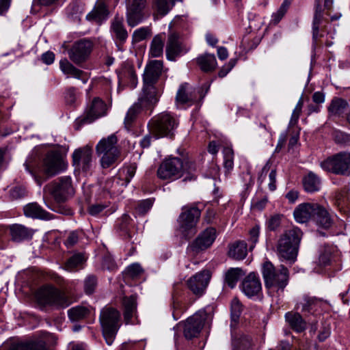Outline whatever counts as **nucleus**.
Instances as JSON below:
<instances>
[{"label":"nucleus","instance_id":"obj_1","mask_svg":"<svg viewBox=\"0 0 350 350\" xmlns=\"http://www.w3.org/2000/svg\"><path fill=\"white\" fill-rule=\"evenodd\" d=\"M195 164L192 162L183 161L178 157H170L160 164L157 170V176L162 180H176L187 174L184 181L195 180L196 176Z\"/></svg>","mask_w":350,"mask_h":350},{"label":"nucleus","instance_id":"obj_2","mask_svg":"<svg viewBox=\"0 0 350 350\" xmlns=\"http://www.w3.org/2000/svg\"><path fill=\"white\" fill-rule=\"evenodd\" d=\"M261 271L265 286L269 294L280 295L284 291L289 280V272L286 267L280 265L276 268L270 261H266L262 264Z\"/></svg>","mask_w":350,"mask_h":350},{"label":"nucleus","instance_id":"obj_3","mask_svg":"<svg viewBox=\"0 0 350 350\" xmlns=\"http://www.w3.org/2000/svg\"><path fill=\"white\" fill-rule=\"evenodd\" d=\"M302 236V231L297 226L285 230L277 243V252L279 256L294 262L297 256Z\"/></svg>","mask_w":350,"mask_h":350},{"label":"nucleus","instance_id":"obj_4","mask_svg":"<svg viewBox=\"0 0 350 350\" xmlns=\"http://www.w3.org/2000/svg\"><path fill=\"white\" fill-rule=\"evenodd\" d=\"M163 68L161 60L150 61L146 66L143 75V88L141 94L157 101L162 94V88L159 84V79Z\"/></svg>","mask_w":350,"mask_h":350},{"label":"nucleus","instance_id":"obj_5","mask_svg":"<svg viewBox=\"0 0 350 350\" xmlns=\"http://www.w3.org/2000/svg\"><path fill=\"white\" fill-rule=\"evenodd\" d=\"M178 124L177 119L170 113L163 112L150 119L148 126L155 138L172 137Z\"/></svg>","mask_w":350,"mask_h":350},{"label":"nucleus","instance_id":"obj_6","mask_svg":"<svg viewBox=\"0 0 350 350\" xmlns=\"http://www.w3.org/2000/svg\"><path fill=\"white\" fill-rule=\"evenodd\" d=\"M118 139L116 135L112 134L107 137L100 139L96 146V152L100 157V162L103 168H108L114 164L120 155V150L116 144Z\"/></svg>","mask_w":350,"mask_h":350},{"label":"nucleus","instance_id":"obj_7","mask_svg":"<svg viewBox=\"0 0 350 350\" xmlns=\"http://www.w3.org/2000/svg\"><path fill=\"white\" fill-rule=\"evenodd\" d=\"M334 0H315L314 16L312 20V40L317 44L318 40L322 37L321 31L327 22V16H330Z\"/></svg>","mask_w":350,"mask_h":350},{"label":"nucleus","instance_id":"obj_8","mask_svg":"<svg viewBox=\"0 0 350 350\" xmlns=\"http://www.w3.org/2000/svg\"><path fill=\"white\" fill-rule=\"evenodd\" d=\"M36 297L38 302L43 306L66 308L72 303L65 293L51 285L39 288L36 292Z\"/></svg>","mask_w":350,"mask_h":350},{"label":"nucleus","instance_id":"obj_9","mask_svg":"<svg viewBox=\"0 0 350 350\" xmlns=\"http://www.w3.org/2000/svg\"><path fill=\"white\" fill-rule=\"evenodd\" d=\"M120 312L111 307H105L100 312V322L103 334L108 345H112L114 340L120 327Z\"/></svg>","mask_w":350,"mask_h":350},{"label":"nucleus","instance_id":"obj_10","mask_svg":"<svg viewBox=\"0 0 350 350\" xmlns=\"http://www.w3.org/2000/svg\"><path fill=\"white\" fill-rule=\"evenodd\" d=\"M321 167L325 171L336 175H350V152H340L323 161Z\"/></svg>","mask_w":350,"mask_h":350},{"label":"nucleus","instance_id":"obj_11","mask_svg":"<svg viewBox=\"0 0 350 350\" xmlns=\"http://www.w3.org/2000/svg\"><path fill=\"white\" fill-rule=\"evenodd\" d=\"M211 312L212 308L207 306L200 310L186 320L184 323L183 334L187 339L191 340L198 337Z\"/></svg>","mask_w":350,"mask_h":350},{"label":"nucleus","instance_id":"obj_12","mask_svg":"<svg viewBox=\"0 0 350 350\" xmlns=\"http://www.w3.org/2000/svg\"><path fill=\"white\" fill-rule=\"evenodd\" d=\"M46 187L57 202H64L75 194L72 178L68 176H61Z\"/></svg>","mask_w":350,"mask_h":350},{"label":"nucleus","instance_id":"obj_13","mask_svg":"<svg viewBox=\"0 0 350 350\" xmlns=\"http://www.w3.org/2000/svg\"><path fill=\"white\" fill-rule=\"evenodd\" d=\"M158 102L155 98L140 94L137 101L129 109L126 114L124 121L125 128L130 130L141 112L148 109L152 111Z\"/></svg>","mask_w":350,"mask_h":350},{"label":"nucleus","instance_id":"obj_14","mask_svg":"<svg viewBox=\"0 0 350 350\" xmlns=\"http://www.w3.org/2000/svg\"><path fill=\"white\" fill-rule=\"evenodd\" d=\"M201 215L200 210L195 206H184L179 215L180 228L184 232L195 233L196 226Z\"/></svg>","mask_w":350,"mask_h":350},{"label":"nucleus","instance_id":"obj_15","mask_svg":"<svg viewBox=\"0 0 350 350\" xmlns=\"http://www.w3.org/2000/svg\"><path fill=\"white\" fill-rule=\"evenodd\" d=\"M211 275L209 271L203 270L190 277L186 282L187 288L198 298L204 295Z\"/></svg>","mask_w":350,"mask_h":350},{"label":"nucleus","instance_id":"obj_16","mask_svg":"<svg viewBox=\"0 0 350 350\" xmlns=\"http://www.w3.org/2000/svg\"><path fill=\"white\" fill-rule=\"evenodd\" d=\"M93 47L91 41L81 39L75 42L68 50V54L70 59L75 64H81L89 57Z\"/></svg>","mask_w":350,"mask_h":350},{"label":"nucleus","instance_id":"obj_17","mask_svg":"<svg viewBox=\"0 0 350 350\" xmlns=\"http://www.w3.org/2000/svg\"><path fill=\"white\" fill-rule=\"evenodd\" d=\"M217 237L215 228L209 227L201 232L193 241L189 245V250L195 254H198L209 248Z\"/></svg>","mask_w":350,"mask_h":350},{"label":"nucleus","instance_id":"obj_18","mask_svg":"<svg viewBox=\"0 0 350 350\" xmlns=\"http://www.w3.org/2000/svg\"><path fill=\"white\" fill-rule=\"evenodd\" d=\"M327 305V302L314 297L304 296L296 305V308L300 310L304 316L310 314L318 315Z\"/></svg>","mask_w":350,"mask_h":350},{"label":"nucleus","instance_id":"obj_19","mask_svg":"<svg viewBox=\"0 0 350 350\" xmlns=\"http://www.w3.org/2000/svg\"><path fill=\"white\" fill-rule=\"evenodd\" d=\"M66 167L61 154L57 151L49 152L43 161V170L44 173L49 176H54Z\"/></svg>","mask_w":350,"mask_h":350},{"label":"nucleus","instance_id":"obj_20","mask_svg":"<svg viewBox=\"0 0 350 350\" xmlns=\"http://www.w3.org/2000/svg\"><path fill=\"white\" fill-rule=\"evenodd\" d=\"M72 163L76 169L84 172L90 171L92 167V150L89 146L77 149L72 153Z\"/></svg>","mask_w":350,"mask_h":350},{"label":"nucleus","instance_id":"obj_21","mask_svg":"<svg viewBox=\"0 0 350 350\" xmlns=\"http://www.w3.org/2000/svg\"><path fill=\"white\" fill-rule=\"evenodd\" d=\"M106 113V104L99 98H94L88 106L84 117L79 121L81 124L92 123L95 120L105 116Z\"/></svg>","mask_w":350,"mask_h":350},{"label":"nucleus","instance_id":"obj_22","mask_svg":"<svg viewBox=\"0 0 350 350\" xmlns=\"http://www.w3.org/2000/svg\"><path fill=\"white\" fill-rule=\"evenodd\" d=\"M165 51L167 58L169 60L174 61L178 56L186 53L188 49L180 40L178 33L170 31L168 34Z\"/></svg>","mask_w":350,"mask_h":350},{"label":"nucleus","instance_id":"obj_23","mask_svg":"<svg viewBox=\"0 0 350 350\" xmlns=\"http://www.w3.org/2000/svg\"><path fill=\"white\" fill-rule=\"evenodd\" d=\"M241 289L248 297L258 295L262 291V284L258 275L254 272L249 273L241 283Z\"/></svg>","mask_w":350,"mask_h":350},{"label":"nucleus","instance_id":"obj_24","mask_svg":"<svg viewBox=\"0 0 350 350\" xmlns=\"http://www.w3.org/2000/svg\"><path fill=\"white\" fill-rule=\"evenodd\" d=\"M317 208H318V204L317 203L300 204L294 210V218L298 223H306L309 220L313 219Z\"/></svg>","mask_w":350,"mask_h":350},{"label":"nucleus","instance_id":"obj_25","mask_svg":"<svg viewBox=\"0 0 350 350\" xmlns=\"http://www.w3.org/2000/svg\"><path fill=\"white\" fill-rule=\"evenodd\" d=\"M59 68L64 75L79 79L83 83H85L89 79V75L87 72L76 68L66 58L60 60Z\"/></svg>","mask_w":350,"mask_h":350},{"label":"nucleus","instance_id":"obj_26","mask_svg":"<svg viewBox=\"0 0 350 350\" xmlns=\"http://www.w3.org/2000/svg\"><path fill=\"white\" fill-rule=\"evenodd\" d=\"M23 211L26 217L33 219L50 220L53 218L52 214L44 210L36 202H31L25 205L23 208Z\"/></svg>","mask_w":350,"mask_h":350},{"label":"nucleus","instance_id":"obj_27","mask_svg":"<svg viewBox=\"0 0 350 350\" xmlns=\"http://www.w3.org/2000/svg\"><path fill=\"white\" fill-rule=\"evenodd\" d=\"M174 0H152V10L155 19L167 15L174 6Z\"/></svg>","mask_w":350,"mask_h":350},{"label":"nucleus","instance_id":"obj_28","mask_svg":"<svg viewBox=\"0 0 350 350\" xmlns=\"http://www.w3.org/2000/svg\"><path fill=\"white\" fill-rule=\"evenodd\" d=\"M285 319L291 328L297 333L304 332L307 327L306 321L298 312H288L286 313Z\"/></svg>","mask_w":350,"mask_h":350},{"label":"nucleus","instance_id":"obj_29","mask_svg":"<svg viewBox=\"0 0 350 350\" xmlns=\"http://www.w3.org/2000/svg\"><path fill=\"white\" fill-rule=\"evenodd\" d=\"M111 28L116 40L120 44L124 43L128 38V33L123 25V18L116 16L111 22Z\"/></svg>","mask_w":350,"mask_h":350},{"label":"nucleus","instance_id":"obj_30","mask_svg":"<svg viewBox=\"0 0 350 350\" xmlns=\"http://www.w3.org/2000/svg\"><path fill=\"white\" fill-rule=\"evenodd\" d=\"M12 239L17 242L31 238L33 231L21 224H13L10 226Z\"/></svg>","mask_w":350,"mask_h":350},{"label":"nucleus","instance_id":"obj_31","mask_svg":"<svg viewBox=\"0 0 350 350\" xmlns=\"http://www.w3.org/2000/svg\"><path fill=\"white\" fill-rule=\"evenodd\" d=\"M8 350H46V343L42 340L13 343Z\"/></svg>","mask_w":350,"mask_h":350},{"label":"nucleus","instance_id":"obj_32","mask_svg":"<svg viewBox=\"0 0 350 350\" xmlns=\"http://www.w3.org/2000/svg\"><path fill=\"white\" fill-rule=\"evenodd\" d=\"M118 77L121 81L126 83L132 88H135L137 85V75L135 69L129 64H126L122 68Z\"/></svg>","mask_w":350,"mask_h":350},{"label":"nucleus","instance_id":"obj_33","mask_svg":"<svg viewBox=\"0 0 350 350\" xmlns=\"http://www.w3.org/2000/svg\"><path fill=\"white\" fill-rule=\"evenodd\" d=\"M196 62L204 72H212L217 67L216 57L213 54L204 53L198 57Z\"/></svg>","mask_w":350,"mask_h":350},{"label":"nucleus","instance_id":"obj_34","mask_svg":"<svg viewBox=\"0 0 350 350\" xmlns=\"http://www.w3.org/2000/svg\"><path fill=\"white\" fill-rule=\"evenodd\" d=\"M247 254V243L243 241H238L229 247L228 256L235 260H243Z\"/></svg>","mask_w":350,"mask_h":350},{"label":"nucleus","instance_id":"obj_35","mask_svg":"<svg viewBox=\"0 0 350 350\" xmlns=\"http://www.w3.org/2000/svg\"><path fill=\"white\" fill-rule=\"evenodd\" d=\"M122 305L124 320L128 323L134 316L137 310L136 296L124 297L122 299Z\"/></svg>","mask_w":350,"mask_h":350},{"label":"nucleus","instance_id":"obj_36","mask_svg":"<svg viewBox=\"0 0 350 350\" xmlns=\"http://www.w3.org/2000/svg\"><path fill=\"white\" fill-rule=\"evenodd\" d=\"M109 12L105 3L98 2L92 12L86 16L88 20H93L96 22H101L105 20L108 16Z\"/></svg>","mask_w":350,"mask_h":350},{"label":"nucleus","instance_id":"obj_37","mask_svg":"<svg viewBox=\"0 0 350 350\" xmlns=\"http://www.w3.org/2000/svg\"><path fill=\"white\" fill-rule=\"evenodd\" d=\"M232 350H253L254 342L251 336L241 334L232 340Z\"/></svg>","mask_w":350,"mask_h":350},{"label":"nucleus","instance_id":"obj_38","mask_svg":"<svg viewBox=\"0 0 350 350\" xmlns=\"http://www.w3.org/2000/svg\"><path fill=\"white\" fill-rule=\"evenodd\" d=\"M313 219L317 224L324 228H329L332 224V219L327 211L322 206L318 204V208L315 211Z\"/></svg>","mask_w":350,"mask_h":350},{"label":"nucleus","instance_id":"obj_39","mask_svg":"<svg viewBox=\"0 0 350 350\" xmlns=\"http://www.w3.org/2000/svg\"><path fill=\"white\" fill-rule=\"evenodd\" d=\"M126 18L128 25L134 27L143 21L144 18V10L126 9Z\"/></svg>","mask_w":350,"mask_h":350},{"label":"nucleus","instance_id":"obj_40","mask_svg":"<svg viewBox=\"0 0 350 350\" xmlns=\"http://www.w3.org/2000/svg\"><path fill=\"white\" fill-rule=\"evenodd\" d=\"M89 314V309L82 306L72 307L68 310V318L72 322L81 321L86 318Z\"/></svg>","mask_w":350,"mask_h":350},{"label":"nucleus","instance_id":"obj_41","mask_svg":"<svg viewBox=\"0 0 350 350\" xmlns=\"http://www.w3.org/2000/svg\"><path fill=\"white\" fill-rule=\"evenodd\" d=\"M304 189L308 192H314L320 189L321 181L319 177L310 172L303 180Z\"/></svg>","mask_w":350,"mask_h":350},{"label":"nucleus","instance_id":"obj_42","mask_svg":"<svg viewBox=\"0 0 350 350\" xmlns=\"http://www.w3.org/2000/svg\"><path fill=\"white\" fill-rule=\"evenodd\" d=\"M348 106L347 102L340 98H334L329 106L328 111L331 116H340L342 114Z\"/></svg>","mask_w":350,"mask_h":350},{"label":"nucleus","instance_id":"obj_43","mask_svg":"<svg viewBox=\"0 0 350 350\" xmlns=\"http://www.w3.org/2000/svg\"><path fill=\"white\" fill-rule=\"evenodd\" d=\"M244 275V272L240 268H230L226 273L225 281L231 288H234L239 278Z\"/></svg>","mask_w":350,"mask_h":350},{"label":"nucleus","instance_id":"obj_44","mask_svg":"<svg viewBox=\"0 0 350 350\" xmlns=\"http://www.w3.org/2000/svg\"><path fill=\"white\" fill-rule=\"evenodd\" d=\"M188 87L189 85L187 83H183L180 85L176 96L178 103L186 104L193 101L191 94L188 92Z\"/></svg>","mask_w":350,"mask_h":350},{"label":"nucleus","instance_id":"obj_45","mask_svg":"<svg viewBox=\"0 0 350 350\" xmlns=\"http://www.w3.org/2000/svg\"><path fill=\"white\" fill-rule=\"evenodd\" d=\"M163 41L161 36L157 35L152 40L150 54L152 57H160L163 52Z\"/></svg>","mask_w":350,"mask_h":350},{"label":"nucleus","instance_id":"obj_46","mask_svg":"<svg viewBox=\"0 0 350 350\" xmlns=\"http://www.w3.org/2000/svg\"><path fill=\"white\" fill-rule=\"evenodd\" d=\"M242 310L241 303L237 298H234L231 302V327L234 326L238 323Z\"/></svg>","mask_w":350,"mask_h":350},{"label":"nucleus","instance_id":"obj_47","mask_svg":"<svg viewBox=\"0 0 350 350\" xmlns=\"http://www.w3.org/2000/svg\"><path fill=\"white\" fill-rule=\"evenodd\" d=\"M85 261V258L82 254H75L67 260L65 267L66 270L73 271L76 268L81 267Z\"/></svg>","mask_w":350,"mask_h":350},{"label":"nucleus","instance_id":"obj_48","mask_svg":"<svg viewBox=\"0 0 350 350\" xmlns=\"http://www.w3.org/2000/svg\"><path fill=\"white\" fill-rule=\"evenodd\" d=\"M224 167L228 173L234 167V151L231 148L225 147L223 150Z\"/></svg>","mask_w":350,"mask_h":350},{"label":"nucleus","instance_id":"obj_49","mask_svg":"<svg viewBox=\"0 0 350 350\" xmlns=\"http://www.w3.org/2000/svg\"><path fill=\"white\" fill-rule=\"evenodd\" d=\"M131 219L128 215H123L120 224H118V229L122 232V235L124 236L125 238L130 239L131 234L130 232Z\"/></svg>","mask_w":350,"mask_h":350},{"label":"nucleus","instance_id":"obj_50","mask_svg":"<svg viewBox=\"0 0 350 350\" xmlns=\"http://www.w3.org/2000/svg\"><path fill=\"white\" fill-rule=\"evenodd\" d=\"M291 4L289 0H284L278 11L272 14L271 23L278 24L287 12Z\"/></svg>","mask_w":350,"mask_h":350},{"label":"nucleus","instance_id":"obj_51","mask_svg":"<svg viewBox=\"0 0 350 350\" xmlns=\"http://www.w3.org/2000/svg\"><path fill=\"white\" fill-rule=\"evenodd\" d=\"M151 30L148 27H140L134 31L132 35L133 42H139L145 40L148 36H150Z\"/></svg>","mask_w":350,"mask_h":350},{"label":"nucleus","instance_id":"obj_52","mask_svg":"<svg viewBox=\"0 0 350 350\" xmlns=\"http://www.w3.org/2000/svg\"><path fill=\"white\" fill-rule=\"evenodd\" d=\"M97 286V278L94 275H88L84 280V291L86 294L94 293Z\"/></svg>","mask_w":350,"mask_h":350},{"label":"nucleus","instance_id":"obj_53","mask_svg":"<svg viewBox=\"0 0 350 350\" xmlns=\"http://www.w3.org/2000/svg\"><path fill=\"white\" fill-rule=\"evenodd\" d=\"M303 106H304V100H303V97H301L299 99L295 109L293 111V113H292V115L291 117V120H290V122H289L290 125L294 126L297 123L298 120H299V116L301 113Z\"/></svg>","mask_w":350,"mask_h":350},{"label":"nucleus","instance_id":"obj_54","mask_svg":"<svg viewBox=\"0 0 350 350\" xmlns=\"http://www.w3.org/2000/svg\"><path fill=\"white\" fill-rule=\"evenodd\" d=\"M77 90L74 87L68 88L65 92L64 98L66 103L68 105H75L77 98Z\"/></svg>","mask_w":350,"mask_h":350},{"label":"nucleus","instance_id":"obj_55","mask_svg":"<svg viewBox=\"0 0 350 350\" xmlns=\"http://www.w3.org/2000/svg\"><path fill=\"white\" fill-rule=\"evenodd\" d=\"M260 226L256 224L249 232V241L251 243L250 250H252L258 241L260 234Z\"/></svg>","mask_w":350,"mask_h":350},{"label":"nucleus","instance_id":"obj_56","mask_svg":"<svg viewBox=\"0 0 350 350\" xmlns=\"http://www.w3.org/2000/svg\"><path fill=\"white\" fill-rule=\"evenodd\" d=\"M153 202L150 199H146L138 202L136 211L140 215L146 214L152 206Z\"/></svg>","mask_w":350,"mask_h":350},{"label":"nucleus","instance_id":"obj_57","mask_svg":"<svg viewBox=\"0 0 350 350\" xmlns=\"http://www.w3.org/2000/svg\"><path fill=\"white\" fill-rule=\"evenodd\" d=\"M126 274L132 278H135L139 276L143 273V269L141 266L137 263L131 265L126 268Z\"/></svg>","mask_w":350,"mask_h":350},{"label":"nucleus","instance_id":"obj_58","mask_svg":"<svg viewBox=\"0 0 350 350\" xmlns=\"http://www.w3.org/2000/svg\"><path fill=\"white\" fill-rule=\"evenodd\" d=\"M10 196L12 199L16 200L24 198L27 196L26 189L23 186H16L10 189Z\"/></svg>","mask_w":350,"mask_h":350},{"label":"nucleus","instance_id":"obj_59","mask_svg":"<svg viewBox=\"0 0 350 350\" xmlns=\"http://www.w3.org/2000/svg\"><path fill=\"white\" fill-rule=\"evenodd\" d=\"M146 4V0H126V9L144 10Z\"/></svg>","mask_w":350,"mask_h":350},{"label":"nucleus","instance_id":"obj_60","mask_svg":"<svg viewBox=\"0 0 350 350\" xmlns=\"http://www.w3.org/2000/svg\"><path fill=\"white\" fill-rule=\"evenodd\" d=\"M281 224V217L280 215H275L271 216L267 221V227L271 230L274 231L279 228Z\"/></svg>","mask_w":350,"mask_h":350},{"label":"nucleus","instance_id":"obj_61","mask_svg":"<svg viewBox=\"0 0 350 350\" xmlns=\"http://www.w3.org/2000/svg\"><path fill=\"white\" fill-rule=\"evenodd\" d=\"M108 206L104 204H94L89 206L88 211L92 216H96Z\"/></svg>","mask_w":350,"mask_h":350},{"label":"nucleus","instance_id":"obj_62","mask_svg":"<svg viewBox=\"0 0 350 350\" xmlns=\"http://www.w3.org/2000/svg\"><path fill=\"white\" fill-rule=\"evenodd\" d=\"M79 241V234L77 231H72L69 233L64 244L67 247H71L75 245Z\"/></svg>","mask_w":350,"mask_h":350},{"label":"nucleus","instance_id":"obj_63","mask_svg":"<svg viewBox=\"0 0 350 350\" xmlns=\"http://www.w3.org/2000/svg\"><path fill=\"white\" fill-rule=\"evenodd\" d=\"M335 141L338 144H350V134L337 132L335 134Z\"/></svg>","mask_w":350,"mask_h":350},{"label":"nucleus","instance_id":"obj_64","mask_svg":"<svg viewBox=\"0 0 350 350\" xmlns=\"http://www.w3.org/2000/svg\"><path fill=\"white\" fill-rule=\"evenodd\" d=\"M136 170H137L136 163H131L126 167L125 180L127 183H129L131 181V180L132 179V178L135 176Z\"/></svg>","mask_w":350,"mask_h":350}]
</instances>
